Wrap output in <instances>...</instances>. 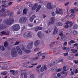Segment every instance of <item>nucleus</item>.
Instances as JSON below:
<instances>
[{
  "label": "nucleus",
  "mask_w": 78,
  "mask_h": 78,
  "mask_svg": "<svg viewBox=\"0 0 78 78\" xmlns=\"http://www.w3.org/2000/svg\"><path fill=\"white\" fill-rule=\"evenodd\" d=\"M14 20L13 19H9L7 20L4 21V23L6 25H12L14 23Z\"/></svg>",
  "instance_id": "nucleus-1"
},
{
  "label": "nucleus",
  "mask_w": 78,
  "mask_h": 78,
  "mask_svg": "<svg viewBox=\"0 0 78 78\" xmlns=\"http://www.w3.org/2000/svg\"><path fill=\"white\" fill-rule=\"evenodd\" d=\"M11 55L13 57H15L17 56V51H16V48H13L11 51Z\"/></svg>",
  "instance_id": "nucleus-2"
},
{
  "label": "nucleus",
  "mask_w": 78,
  "mask_h": 78,
  "mask_svg": "<svg viewBox=\"0 0 78 78\" xmlns=\"http://www.w3.org/2000/svg\"><path fill=\"white\" fill-rule=\"evenodd\" d=\"M23 37L26 39H28L31 37L32 36L31 35V32H27L23 34Z\"/></svg>",
  "instance_id": "nucleus-3"
},
{
  "label": "nucleus",
  "mask_w": 78,
  "mask_h": 78,
  "mask_svg": "<svg viewBox=\"0 0 78 78\" xmlns=\"http://www.w3.org/2000/svg\"><path fill=\"white\" fill-rule=\"evenodd\" d=\"M12 29L13 31H18L20 29V26L19 24L13 25L12 27Z\"/></svg>",
  "instance_id": "nucleus-4"
},
{
  "label": "nucleus",
  "mask_w": 78,
  "mask_h": 78,
  "mask_svg": "<svg viewBox=\"0 0 78 78\" xmlns=\"http://www.w3.org/2000/svg\"><path fill=\"white\" fill-rule=\"evenodd\" d=\"M27 19L26 17H22L20 19L19 21V23H25L27 21Z\"/></svg>",
  "instance_id": "nucleus-5"
},
{
  "label": "nucleus",
  "mask_w": 78,
  "mask_h": 78,
  "mask_svg": "<svg viewBox=\"0 0 78 78\" xmlns=\"http://www.w3.org/2000/svg\"><path fill=\"white\" fill-rule=\"evenodd\" d=\"M33 41H32L29 43L28 44L27 46V48L28 50H30L33 47Z\"/></svg>",
  "instance_id": "nucleus-6"
},
{
  "label": "nucleus",
  "mask_w": 78,
  "mask_h": 78,
  "mask_svg": "<svg viewBox=\"0 0 78 78\" xmlns=\"http://www.w3.org/2000/svg\"><path fill=\"white\" fill-rule=\"evenodd\" d=\"M56 13L57 14H63L62 10L59 9H58V10H57V9H56Z\"/></svg>",
  "instance_id": "nucleus-7"
},
{
  "label": "nucleus",
  "mask_w": 78,
  "mask_h": 78,
  "mask_svg": "<svg viewBox=\"0 0 78 78\" xmlns=\"http://www.w3.org/2000/svg\"><path fill=\"white\" fill-rule=\"evenodd\" d=\"M54 22H55V18H54V17H52L51 18V21L48 23V25H50L53 24Z\"/></svg>",
  "instance_id": "nucleus-8"
},
{
  "label": "nucleus",
  "mask_w": 78,
  "mask_h": 78,
  "mask_svg": "<svg viewBox=\"0 0 78 78\" xmlns=\"http://www.w3.org/2000/svg\"><path fill=\"white\" fill-rule=\"evenodd\" d=\"M62 49L63 50H66V51L68 52H69L70 51V47H64L62 48Z\"/></svg>",
  "instance_id": "nucleus-9"
},
{
  "label": "nucleus",
  "mask_w": 78,
  "mask_h": 78,
  "mask_svg": "<svg viewBox=\"0 0 78 78\" xmlns=\"http://www.w3.org/2000/svg\"><path fill=\"white\" fill-rule=\"evenodd\" d=\"M6 25L3 24L0 25V31L6 28Z\"/></svg>",
  "instance_id": "nucleus-10"
},
{
  "label": "nucleus",
  "mask_w": 78,
  "mask_h": 78,
  "mask_svg": "<svg viewBox=\"0 0 78 78\" xmlns=\"http://www.w3.org/2000/svg\"><path fill=\"white\" fill-rule=\"evenodd\" d=\"M16 48L19 54V55H22V52L21 49H20V48H19V47L18 46H17L16 47Z\"/></svg>",
  "instance_id": "nucleus-11"
},
{
  "label": "nucleus",
  "mask_w": 78,
  "mask_h": 78,
  "mask_svg": "<svg viewBox=\"0 0 78 78\" xmlns=\"http://www.w3.org/2000/svg\"><path fill=\"white\" fill-rule=\"evenodd\" d=\"M37 4H34L33 6L31 8L32 9L34 10H35L37 7Z\"/></svg>",
  "instance_id": "nucleus-12"
},
{
  "label": "nucleus",
  "mask_w": 78,
  "mask_h": 78,
  "mask_svg": "<svg viewBox=\"0 0 78 78\" xmlns=\"http://www.w3.org/2000/svg\"><path fill=\"white\" fill-rule=\"evenodd\" d=\"M47 8L49 9H51V5L50 3H48L47 4Z\"/></svg>",
  "instance_id": "nucleus-13"
},
{
  "label": "nucleus",
  "mask_w": 78,
  "mask_h": 78,
  "mask_svg": "<svg viewBox=\"0 0 78 78\" xmlns=\"http://www.w3.org/2000/svg\"><path fill=\"white\" fill-rule=\"evenodd\" d=\"M69 21H68L66 22V25L65 26V28H68L69 27Z\"/></svg>",
  "instance_id": "nucleus-14"
},
{
  "label": "nucleus",
  "mask_w": 78,
  "mask_h": 78,
  "mask_svg": "<svg viewBox=\"0 0 78 78\" xmlns=\"http://www.w3.org/2000/svg\"><path fill=\"white\" fill-rule=\"evenodd\" d=\"M58 30L57 27H55L53 32L54 34H57V33H58Z\"/></svg>",
  "instance_id": "nucleus-15"
},
{
  "label": "nucleus",
  "mask_w": 78,
  "mask_h": 78,
  "mask_svg": "<svg viewBox=\"0 0 78 78\" xmlns=\"http://www.w3.org/2000/svg\"><path fill=\"white\" fill-rule=\"evenodd\" d=\"M28 11V9H23V15L25 14V15H27V11Z\"/></svg>",
  "instance_id": "nucleus-16"
},
{
  "label": "nucleus",
  "mask_w": 78,
  "mask_h": 78,
  "mask_svg": "<svg viewBox=\"0 0 78 78\" xmlns=\"http://www.w3.org/2000/svg\"><path fill=\"white\" fill-rule=\"evenodd\" d=\"M8 67L6 66H1V69H2V70H5Z\"/></svg>",
  "instance_id": "nucleus-17"
},
{
  "label": "nucleus",
  "mask_w": 78,
  "mask_h": 78,
  "mask_svg": "<svg viewBox=\"0 0 78 78\" xmlns=\"http://www.w3.org/2000/svg\"><path fill=\"white\" fill-rule=\"evenodd\" d=\"M41 8V5H39L37 7V9L36 10V12H38V11H39L40 10Z\"/></svg>",
  "instance_id": "nucleus-18"
},
{
  "label": "nucleus",
  "mask_w": 78,
  "mask_h": 78,
  "mask_svg": "<svg viewBox=\"0 0 78 78\" xmlns=\"http://www.w3.org/2000/svg\"><path fill=\"white\" fill-rule=\"evenodd\" d=\"M6 9H5L4 7H2V9L0 10V12H5L6 11Z\"/></svg>",
  "instance_id": "nucleus-19"
},
{
  "label": "nucleus",
  "mask_w": 78,
  "mask_h": 78,
  "mask_svg": "<svg viewBox=\"0 0 78 78\" xmlns=\"http://www.w3.org/2000/svg\"><path fill=\"white\" fill-rule=\"evenodd\" d=\"M75 43V42L73 40H71L70 41V42L68 43V45H71V44H74Z\"/></svg>",
  "instance_id": "nucleus-20"
},
{
  "label": "nucleus",
  "mask_w": 78,
  "mask_h": 78,
  "mask_svg": "<svg viewBox=\"0 0 78 78\" xmlns=\"http://www.w3.org/2000/svg\"><path fill=\"white\" fill-rule=\"evenodd\" d=\"M39 41L38 40L36 41L34 44V45H35L36 46H37L38 45H39Z\"/></svg>",
  "instance_id": "nucleus-21"
},
{
  "label": "nucleus",
  "mask_w": 78,
  "mask_h": 78,
  "mask_svg": "<svg viewBox=\"0 0 78 78\" xmlns=\"http://www.w3.org/2000/svg\"><path fill=\"white\" fill-rule=\"evenodd\" d=\"M41 33V31L37 33V36L40 38H41L42 37Z\"/></svg>",
  "instance_id": "nucleus-22"
},
{
  "label": "nucleus",
  "mask_w": 78,
  "mask_h": 78,
  "mask_svg": "<svg viewBox=\"0 0 78 78\" xmlns=\"http://www.w3.org/2000/svg\"><path fill=\"white\" fill-rule=\"evenodd\" d=\"M42 53L41 51H40V52H38L37 54V55L38 56H42V55H44L43 54H41Z\"/></svg>",
  "instance_id": "nucleus-23"
},
{
  "label": "nucleus",
  "mask_w": 78,
  "mask_h": 78,
  "mask_svg": "<svg viewBox=\"0 0 78 78\" xmlns=\"http://www.w3.org/2000/svg\"><path fill=\"white\" fill-rule=\"evenodd\" d=\"M56 69H57V67L56 66L54 67L52 69H50V70L51 72H52V71H53V70H56Z\"/></svg>",
  "instance_id": "nucleus-24"
},
{
  "label": "nucleus",
  "mask_w": 78,
  "mask_h": 78,
  "mask_svg": "<svg viewBox=\"0 0 78 78\" xmlns=\"http://www.w3.org/2000/svg\"><path fill=\"white\" fill-rule=\"evenodd\" d=\"M62 41H66V35H64L63 37H61Z\"/></svg>",
  "instance_id": "nucleus-25"
},
{
  "label": "nucleus",
  "mask_w": 78,
  "mask_h": 78,
  "mask_svg": "<svg viewBox=\"0 0 78 78\" xmlns=\"http://www.w3.org/2000/svg\"><path fill=\"white\" fill-rule=\"evenodd\" d=\"M78 26L77 24H75L73 26V30H76V29H77L78 28Z\"/></svg>",
  "instance_id": "nucleus-26"
},
{
  "label": "nucleus",
  "mask_w": 78,
  "mask_h": 78,
  "mask_svg": "<svg viewBox=\"0 0 78 78\" xmlns=\"http://www.w3.org/2000/svg\"><path fill=\"white\" fill-rule=\"evenodd\" d=\"M10 72L11 73H12V74L13 75H15V71L14 70H10Z\"/></svg>",
  "instance_id": "nucleus-27"
},
{
  "label": "nucleus",
  "mask_w": 78,
  "mask_h": 78,
  "mask_svg": "<svg viewBox=\"0 0 78 78\" xmlns=\"http://www.w3.org/2000/svg\"><path fill=\"white\" fill-rule=\"evenodd\" d=\"M25 52L26 53H27V54H29V53H30L31 52V51H30L29 50H26L25 51Z\"/></svg>",
  "instance_id": "nucleus-28"
},
{
  "label": "nucleus",
  "mask_w": 78,
  "mask_h": 78,
  "mask_svg": "<svg viewBox=\"0 0 78 78\" xmlns=\"http://www.w3.org/2000/svg\"><path fill=\"white\" fill-rule=\"evenodd\" d=\"M2 7H4L5 8H8V5L6 4H3L2 5Z\"/></svg>",
  "instance_id": "nucleus-29"
},
{
  "label": "nucleus",
  "mask_w": 78,
  "mask_h": 78,
  "mask_svg": "<svg viewBox=\"0 0 78 78\" xmlns=\"http://www.w3.org/2000/svg\"><path fill=\"white\" fill-rule=\"evenodd\" d=\"M73 34L74 35H77V34H78V32H77V31H76V30H74L73 31Z\"/></svg>",
  "instance_id": "nucleus-30"
},
{
  "label": "nucleus",
  "mask_w": 78,
  "mask_h": 78,
  "mask_svg": "<svg viewBox=\"0 0 78 78\" xmlns=\"http://www.w3.org/2000/svg\"><path fill=\"white\" fill-rule=\"evenodd\" d=\"M39 59V58H38V57H36L35 58H31V59L32 61H36V60H37V59Z\"/></svg>",
  "instance_id": "nucleus-31"
},
{
  "label": "nucleus",
  "mask_w": 78,
  "mask_h": 78,
  "mask_svg": "<svg viewBox=\"0 0 78 78\" xmlns=\"http://www.w3.org/2000/svg\"><path fill=\"white\" fill-rule=\"evenodd\" d=\"M71 51H72L73 53H76V52H77V50H75L74 49H71Z\"/></svg>",
  "instance_id": "nucleus-32"
},
{
  "label": "nucleus",
  "mask_w": 78,
  "mask_h": 78,
  "mask_svg": "<svg viewBox=\"0 0 78 78\" xmlns=\"http://www.w3.org/2000/svg\"><path fill=\"white\" fill-rule=\"evenodd\" d=\"M61 74H65V76H66L67 75V72L65 73V72L64 71H63L62 72H61Z\"/></svg>",
  "instance_id": "nucleus-33"
},
{
  "label": "nucleus",
  "mask_w": 78,
  "mask_h": 78,
  "mask_svg": "<svg viewBox=\"0 0 78 78\" xmlns=\"http://www.w3.org/2000/svg\"><path fill=\"white\" fill-rule=\"evenodd\" d=\"M1 33L3 35H6V32L5 31H2Z\"/></svg>",
  "instance_id": "nucleus-34"
},
{
  "label": "nucleus",
  "mask_w": 78,
  "mask_h": 78,
  "mask_svg": "<svg viewBox=\"0 0 78 78\" xmlns=\"http://www.w3.org/2000/svg\"><path fill=\"white\" fill-rule=\"evenodd\" d=\"M6 73H7L6 71L3 72L1 74V75H6Z\"/></svg>",
  "instance_id": "nucleus-35"
},
{
  "label": "nucleus",
  "mask_w": 78,
  "mask_h": 78,
  "mask_svg": "<svg viewBox=\"0 0 78 78\" xmlns=\"http://www.w3.org/2000/svg\"><path fill=\"white\" fill-rule=\"evenodd\" d=\"M40 71L41 72H43L44 71V67L42 66V67L40 69Z\"/></svg>",
  "instance_id": "nucleus-36"
},
{
  "label": "nucleus",
  "mask_w": 78,
  "mask_h": 78,
  "mask_svg": "<svg viewBox=\"0 0 78 78\" xmlns=\"http://www.w3.org/2000/svg\"><path fill=\"white\" fill-rule=\"evenodd\" d=\"M67 33H69V34H71L72 33V30L70 29H69L67 30Z\"/></svg>",
  "instance_id": "nucleus-37"
},
{
  "label": "nucleus",
  "mask_w": 78,
  "mask_h": 78,
  "mask_svg": "<svg viewBox=\"0 0 78 78\" xmlns=\"http://www.w3.org/2000/svg\"><path fill=\"white\" fill-rule=\"evenodd\" d=\"M4 45L5 47H8V43H7V42H4Z\"/></svg>",
  "instance_id": "nucleus-38"
},
{
  "label": "nucleus",
  "mask_w": 78,
  "mask_h": 78,
  "mask_svg": "<svg viewBox=\"0 0 78 78\" xmlns=\"http://www.w3.org/2000/svg\"><path fill=\"white\" fill-rule=\"evenodd\" d=\"M8 15V16H10V17H13V13L11 12L10 14L9 13Z\"/></svg>",
  "instance_id": "nucleus-39"
},
{
  "label": "nucleus",
  "mask_w": 78,
  "mask_h": 78,
  "mask_svg": "<svg viewBox=\"0 0 78 78\" xmlns=\"http://www.w3.org/2000/svg\"><path fill=\"white\" fill-rule=\"evenodd\" d=\"M72 21L69 22V24L70 27H71L72 26H73V23H72Z\"/></svg>",
  "instance_id": "nucleus-40"
},
{
  "label": "nucleus",
  "mask_w": 78,
  "mask_h": 78,
  "mask_svg": "<svg viewBox=\"0 0 78 78\" xmlns=\"http://www.w3.org/2000/svg\"><path fill=\"white\" fill-rule=\"evenodd\" d=\"M65 56H69V53L66 52V53L63 54Z\"/></svg>",
  "instance_id": "nucleus-41"
},
{
  "label": "nucleus",
  "mask_w": 78,
  "mask_h": 78,
  "mask_svg": "<svg viewBox=\"0 0 78 78\" xmlns=\"http://www.w3.org/2000/svg\"><path fill=\"white\" fill-rule=\"evenodd\" d=\"M20 41H16L14 44V45H17L20 43Z\"/></svg>",
  "instance_id": "nucleus-42"
},
{
  "label": "nucleus",
  "mask_w": 78,
  "mask_h": 78,
  "mask_svg": "<svg viewBox=\"0 0 78 78\" xmlns=\"http://www.w3.org/2000/svg\"><path fill=\"white\" fill-rule=\"evenodd\" d=\"M24 78H27V73H24Z\"/></svg>",
  "instance_id": "nucleus-43"
},
{
  "label": "nucleus",
  "mask_w": 78,
  "mask_h": 78,
  "mask_svg": "<svg viewBox=\"0 0 78 78\" xmlns=\"http://www.w3.org/2000/svg\"><path fill=\"white\" fill-rule=\"evenodd\" d=\"M1 17H6L7 16V15H6V14H1Z\"/></svg>",
  "instance_id": "nucleus-44"
},
{
  "label": "nucleus",
  "mask_w": 78,
  "mask_h": 78,
  "mask_svg": "<svg viewBox=\"0 0 78 78\" xmlns=\"http://www.w3.org/2000/svg\"><path fill=\"white\" fill-rule=\"evenodd\" d=\"M41 66H42L41 65H40L37 67H36V69H40L41 67Z\"/></svg>",
  "instance_id": "nucleus-45"
},
{
  "label": "nucleus",
  "mask_w": 78,
  "mask_h": 78,
  "mask_svg": "<svg viewBox=\"0 0 78 78\" xmlns=\"http://www.w3.org/2000/svg\"><path fill=\"white\" fill-rule=\"evenodd\" d=\"M33 20H34V19L32 17H31L30 19V21L31 22H32L33 21Z\"/></svg>",
  "instance_id": "nucleus-46"
},
{
  "label": "nucleus",
  "mask_w": 78,
  "mask_h": 78,
  "mask_svg": "<svg viewBox=\"0 0 78 78\" xmlns=\"http://www.w3.org/2000/svg\"><path fill=\"white\" fill-rule=\"evenodd\" d=\"M58 26H60L61 27L62 26V24L60 22H58Z\"/></svg>",
  "instance_id": "nucleus-47"
},
{
  "label": "nucleus",
  "mask_w": 78,
  "mask_h": 78,
  "mask_svg": "<svg viewBox=\"0 0 78 78\" xmlns=\"http://www.w3.org/2000/svg\"><path fill=\"white\" fill-rule=\"evenodd\" d=\"M70 75L71 76L73 75H74V71H71V72Z\"/></svg>",
  "instance_id": "nucleus-48"
},
{
  "label": "nucleus",
  "mask_w": 78,
  "mask_h": 78,
  "mask_svg": "<svg viewBox=\"0 0 78 78\" xmlns=\"http://www.w3.org/2000/svg\"><path fill=\"white\" fill-rule=\"evenodd\" d=\"M59 35H60V36L61 37H62L63 36H64L63 35V34H62V33H59Z\"/></svg>",
  "instance_id": "nucleus-49"
},
{
  "label": "nucleus",
  "mask_w": 78,
  "mask_h": 78,
  "mask_svg": "<svg viewBox=\"0 0 78 78\" xmlns=\"http://www.w3.org/2000/svg\"><path fill=\"white\" fill-rule=\"evenodd\" d=\"M57 72H61V69H57L56 70Z\"/></svg>",
  "instance_id": "nucleus-50"
},
{
  "label": "nucleus",
  "mask_w": 78,
  "mask_h": 78,
  "mask_svg": "<svg viewBox=\"0 0 78 78\" xmlns=\"http://www.w3.org/2000/svg\"><path fill=\"white\" fill-rule=\"evenodd\" d=\"M13 3V2H9L8 3L9 6H10V5H12V4Z\"/></svg>",
  "instance_id": "nucleus-51"
},
{
  "label": "nucleus",
  "mask_w": 78,
  "mask_h": 78,
  "mask_svg": "<svg viewBox=\"0 0 78 78\" xmlns=\"http://www.w3.org/2000/svg\"><path fill=\"white\" fill-rule=\"evenodd\" d=\"M63 68L64 71H65V72H66V71H67V69L66 68V66L63 67Z\"/></svg>",
  "instance_id": "nucleus-52"
},
{
  "label": "nucleus",
  "mask_w": 78,
  "mask_h": 78,
  "mask_svg": "<svg viewBox=\"0 0 78 78\" xmlns=\"http://www.w3.org/2000/svg\"><path fill=\"white\" fill-rule=\"evenodd\" d=\"M71 11L72 13L74 14L75 12V11L74 10V9H72L71 10Z\"/></svg>",
  "instance_id": "nucleus-53"
},
{
  "label": "nucleus",
  "mask_w": 78,
  "mask_h": 78,
  "mask_svg": "<svg viewBox=\"0 0 78 78\" xmlns=\"http://www.w3.org/2000/svg\"><path fill=\"white\" fill-rule=\"evenodd\" d=\"M29 26L30 27H33V25L32 24H29Z\"/></svg>",
  "instance_id": "nucleus-54"
},
{
  "label": "nucleus",
  "mask_w": 78,
  "mask_h": 78,
  "mask_svg": "<svg viewBox=\"0 0 78 78\" xmlns=\"http://www.w3.org/2000/svg\"><path fill=\"white\" fill-rule=\"evenodd\" d=\"M49 46L51 48V47H53V44L52 43H51V44H50Z\"/></svg>",
  "instance_id": "nucleus-55"
},
{
  "label": "nucleus",
  "mask_w": 78,
  "mask_h": 78,
  "mask_svg": "<svg viewBox=\"0 0 78 78\" xmlns=\"http://www.w3.org/2000/svg\"><path fill=\"white\" fill-rule=\"evenodd\" d=\"M31 78H34V75H32L30 76Z\"/></svg>",
  "instance_id": "nucleus-56"
},
{
  "label": "nucleus",
  "mask_w": 78,
  "mask_h": 78,
  "mask_svg": "<svg viewBox=\"0 0 78 78\" xmlns=\"http://www.w3.org/2000/svg\"><path fill=\"white\" fill-rule=\"evenodd\" d=\"M56 7V5H53L51 7V9H52V8H55Z\"/></svg>",
  "instance_id": "nucleus-57"
},
{
  "label": "nucleus",
  "mask_w": 78,
  "mask_h": 78,
  "mask_svg": "<svg viewBox=\"0 0 78 78\" xmlns=\"http://www.w3.org/2000/svg\"><path fill=\"white\" fill-rule=\"evenodd\" d=\"M39 50V48H36L34 49V51H37Z\"/></svg>",
  "instance_id": "nucleus-58"
},
{
  "label": "nucleus",
  "mask_w": 78,
  "mask_h": 78,
  "mask_svg": "<svg viewBox=\"0 0 78 78\" xmlns=\"http://www.w3.org/2000/svg\"><path fill=\"white\" fill-rule=\"evenodd\" d=\"M44 68L45 70H47V67L46 65H44Z\"/></svg>",
  "instance_id": "nucleus-59"
},
{
  "label": "nucleus",
  "mask_w": 78,
  "mask_h": 78,
  "mask_svg": "<svg viewBox=\"0 0 78 78\" xmlns=\"http://www.w3.org/2000/svg\"><path fill=\"white\" fill-rule=\"evenodd\" d=\"M37 28L38 29V30H42V28L40 27H37Z\"/></svg>",
  "instance_id": "nucleus-60"
},
{
  "label": "nucleus",
  "mask_w": 78,
  "mask_h": 78,
  "mask_svg": "<svg viewBox=\"0 0 78 78\" xmlns=\"http://www.w3.org/2000/svg\"><path fill=\"white\" fill-rule=\"evenodd\" d=\"M2 51H4V50H5V48H4V46H2Z\"/></svg>",
  "instance_id": "nucleus-61"
},
{
  "label": "nucleus",
  "mask_w": 78,
  "mask_h": 78,
  "mask_svg": "<svg viewBox=\"0 0 78 78\" xmlns=\"http://www.w3.org/2000/svg\"><path fill=\"white\" fill-rule=\"evenodd\" d=\"M52 16H55V12H52L51 13Z\"/></svg>",
  "instance_id": "nucleus-62"
},
{
  "label": "nucleus",
  "mask_w": 78,
  "mask_h": 78,
  "mask_svg": "<svg viewBox=\"0 0 78 78\" xmlns=\"http://www.w3.org/2000/svg\"><path fill=\"white\" fill-rule=\"evenodd\" d=\"M72 57H71V56H69L68 57V59H71Z\"/></svg>",
  "instance_id": "nucleus-63"
},
{
  "label": "nucleus",
  "mask_w": 78,
  "mask_h": 78,
  "mask_svg": "<svg viewBox=\"0 0 78 78\" xmlns=\"http://www.w3.org/2000/svg\"><path fill=\"white\" fill-rule=\"evenodd\" d=\"M78 70L77 69H76L75 70V72L76 73H78Z\"/></svg>",
  "instance_id": "nucleus-64"
}]
</instances>
